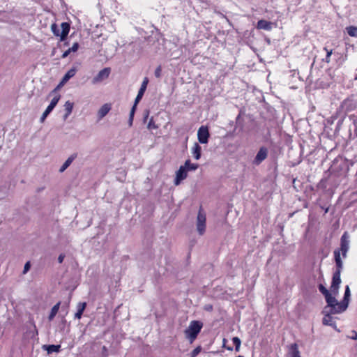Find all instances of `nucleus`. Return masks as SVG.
I'll list each match as a JSON object with an SVG mask.
<instances>
[{"label":"nucleus","mask_w":357,"mask_h":357,"mask_svg":"<svg viewBox=\"0 0 357 357\" xmlns=\"http://www.w3.org/2000/svg\"><path fill=\"white\" fill-rule=\"evenodd\" d=\"M347 33L351 37H357V26H349L346 28Z\"/></svg>","instance_id":"22"},{"label":"nucleus","mask_w":357,"mask_h":357,"mask_svg":"<svg viewBox=\"0 0 357 357\" xmlns=\"http://www.w3.org/2000/svg\"><path fill=\"white\" fill-rule=\"evenodd\" d=\"M267 156L268 149L264 146L261 147L253 160V163L256 165H259L267 158Z\"/></svg>","instance_id":"8"},{"label":"nucleus","mask_w":357,"mask_h":357,"mask_svg":"<svg viewBox=\"0 0 357 357\" xmlns=\"http://www.w3.org/2000/svg\"><path fill=\"white\" fill-rule=\"evenodd\" d=\"M349 234L347 231H344L340 238V248L334 250V258L336 264L337 269L333 273L332 283L331 285V291L335 296L338 293L340 284L341 283L340 273L342 269L343 263L340 257V252L343 258L347 257V252L349 249Z\"/></svg>","instance_id":"1"},{"label":"nucleus","mask_w":357,"mask_h":357,"mask_svg":"<svg viewBox=\"0 0 357 357\" xmlns=\"http://www.w3.org/2000/svg\"><path fill=\"white\" fill-rule=\"evenodd\" d=\"M197 220L198 223H205L206 222L205 216L201 214V213H199Z\"/></svg>","instance_id":"31"},{"label":"nucleus","mask_w":357,"mask_h":357,"mask_svg":"<svg viewBox=\"0 0 357 357\" xmlns=\"http://www.w3.org/2000/svg\"><path fill=\"white\" fill-rule=\"evenodd\" d=\"M227 349L228 350H232V348L231 347H228Z\"/></svg>","instance_id":"45"},{"label":"nucleus","mask_w":357,"mask_h":357,"mask_svg":"<svg viewBox=\"0 0 357 357\" xmlns=\"http://www.w3.org/2000/svg\"><path fill=\"white\" fill-rule=\"evenodd\" d=\"M147 128L149 130H155V129L158 128V126L155 123V122L153 119V117L151 118V119L147 125Z\"/></svg>","instance_id":"26"},{"label":"nucleus","mask_w":357,"mask_h":357,"mask_svg":"<svg viewBox=\"0 0 357 357\" xmlns=\"http://www.w3.org/2000/svg\"><path fill=\"white\" fill-rule=\"evenodd\" d=\"M236 357H243V356H236Z\"/></svg>","instance_id":"46"},{"label":"nucleus","mask_w":357,"mask_h":357,"mask_svg":"<svg viewBox=\"0 0 357 357\" xmlns=\"http://www.w3.org/2000/svg\"><path fill=\"white\" fill-rule=\"evenodd\" d=\"M324 50L326 52V59H325V61L327 62V63H329L330 62V57H331V55L332 54V50H329L326 47H325Z\"/></svg>","instance_id":"29"},{"label":"nucleus","mask_w":357,"mask_h":357,"mask_svg":"<svg viewBox=\"0 0 357 357\" xmlns=\"http://www.w3.org/2000/svg\"><path fill=\"white\" fill-rule=\"evenodd\" d=\"M148 82H149L148 78L145 77L142 83L141 87L138 91L137 97L135 98L136 103H139V102L142 98L144 93L146 89Z\"/></svg>","instance_id":"11"},{"label":"nucleus","mask_w":357,"mask_h":357,"mask_svg":"<svg viewBox=\"0 0 357 357\" xmlns=\"http://www.w3.org/2000/svg\"><path fill=\"white\" fill-rule=\"evenodd\" d=\"M71 113H68L67 112H66L64 116H63V119L66 120L67 119V118L70 115Z\"/></svg>","instance_id":"42"},{"label":"nucleus","mask_w":357,"mask_h":357,"mask_svg":"<svg viewBox=\"0 0 357 357\" xmlns=\"http://www.w3.org/2000/svg\"><path fill=\"white\" fill-rule=\"evenodd\" d=\"M64 258H65V255L64 254L59 255V256L58 257L59 263L61 264L63 261Z\"/></svg>","instance_id":"38"},{"label":"nucleus","mask_w":357,"mask_h":357,"mask_svg":"<svg viewBox=\"0 0 357 357\" xmlns=\"http://www.w3.org/2000/svg\"><path fill=\"white\" fill-rule=\"evenodd\" d=\"M354 335H353V337H351L353 340H357V333L354 331Z\"/></svg>","instance_id":"43"},{"label":"nucleus","mask_w":357,"mask_h":357,"mask_svg":"<svg viewBox=\"0 0 357 357\" xmlns=\"http://www.w3.org/2000/svg\"><path fill=\"white\" fill-rule=\"evenodd\" d=\"M110 73V68H105L101 70L92 79V84H96L107 79Z\"/></svg>","instance_id":"7"},{"label":"nucleus","mask_w":357,"mask_h":357,"mask_svg":"<svg viewBox=\"0 0 357 357\" xmlns=\"http://www.w3.org/2000/svg\"><path fill=\"white\" fill-rule=\"evenodd\" d=\"M79 48V44L78 43H75L71 47L69 48L70 51L71 52H75L77 51Z\"/></svg>","instance_id":"33"},{"label":"nucleus","mask_w":357,"mask_h":357,"mask_svg":"<svg viewBox=\"0 0 357 357\" xmlns=\"http://www.w3.org/2000/svg\"><path fill=\"white\" fill-rule=\"evenodd\" d=\"M204 310L206 311H212L213 310V305L211 304H206L204 307Z\"/></svg>","instance_id":"35"},{"label":"nucleus","mask_w":357,"mask_h":357,"mask_svg":"<svg viewBox=\"0 0 357 357\" xmlns=\"http://www.w3.org/2000/svg\"><path fill=\"white\" fill-rule=\"evenodd\" d=\"M356 79H357V77H356Z\"/></svg>","instance_id":"47"},{"label":"nucleus","mask_w":357,"mask_h":357,"mask_svg":"<svg viewBox=\"0 0 357 357\" xmlns=\"http://www.w3.org/2000/svg\"><path fill=\"white\" fill-rule=\"evenodd\" d=\"M257 28L259 29L270 31L272 29V23L264 20H260L257 22Z\"/></svg>","instance_id":"13"},{"label":"nucleus","mask_w":357,"mask_h":357,"mask_svg":"<svg viewBox=\"0 0 357 357\" xmlns=\"http://www.w3.org/2000/svg\"><path fill=\"white\" fill-rule=\"evenodd\" d=\"M187 176L188 171L181 165L176 172V177L174 181V185H178Z\"/></svg>","instance_id":"9"},{"label":"nucleus","mask_w":357,"mask_h":357,"mask_svg":"<svg viewBox=\"0 0 357 357\" xmlns=\"http://www.w3.org/2000/svg\"><path fill=\"white\" fill-rule=\"evenodd\" d=\"M327 305V310L332 314L341 313L346 310L347 304L346 302H338L335 296H332L331 293L325 296Z\"/></svg>","instance_id":"2"},{"label":"nucleus","mask_w":357,"mask_h":357,"mask_svg":"<svg viewBox=\"0 0 357 357\" xmlns=\"http://www.w3.org/2000/svg\"><path fill=\"white\" fill-rule=\"evenodd\" d=\"M74 104L73 102L68 100L64 104L65 111L68 113H72L73 109Z\"/></svg>","instance_id":"25"},{"label":"nucleus","mask_w":357,"mask_h":357,"mask_svg":"<svg viewBox=\"0 0 357 357\" xmlns=\"http://www.w3.org/2000/svg\"><path fill=\"white\" fill-rule=\"evenodd\" d=\"M349 296H350V289H349V286L347 285L346 287V289H345L344 298L342 301V302H346L347 307H348V305H349Z\"/></svg>","instance_id":"23"},{"label":"nucleus","mask_w":357,"mask_h":357,"mask_svg":"<svg viewBox=\"0 0 357 357\" xmlns=\"http://www.w3.org/2000/svg\"><path fill=\"white\" fill-rule=\"evenodd\" d=\"M149 110H146L145 111V115L144 116V121L146 122L148 117H149Z\"/></svg>","instance_id":"41"},{"label":"nucleus","mask_w":357,"mask_h":357,"mask_svg":"<svg viewBox=\"0 0 357 357\" xmlns=\"http://www.w3.org/2000/svg\"><path fill=\"white\" fill-rule=\"evenodd\" d=\"M61 32L58 26L54 23L51 25V30L54 36H60V40L63 41L67 37L70 31V24L68 22H62L61 24Z\"/></svg>","instance_id":"4"},{"label":"nucleus","mask_w":357,"mask_h":357,"mask_svg":"<svg viewBox=\"0 0 357 357\" xmlns=\"http://www.w3.org/2000/svg\"><path fill=\"white\" fill-rule=\"evenodd\" d=\"M134 115L135 114H130L129 119H128V125H129V126H132Z\"/></svg>","instance_id":"37"},{"label":"nucleus","mask_w":357,"mask_h":357,"mask_svg":"<svg viewBox=\"0 0 357 357\" xmlns=\"http://www.w3.org/2000/svg\"><path fill=\"white\" fill-rule=\"evenodd\" d=\"M43 348L44 350L47 351V354H52L53 352H59L61 349V345H54V344H50V345H43Z\"/></svg>","instance_id":"18"},{"label":"nucleus","mask_w":357,"mask_h":357,"mask_svg":"<svg viewBox=\"0 0 357 357\" xmlns=\"http://www.w3.org/2000/svg\"><path fill=\"white\" fill-rule=\"evenodd\" d=\"M322 313L324 314V317L322 320V323L325 326H330L333 328H336L335 321H333V317L331 316L332 312H329L327 310V307H324Z\"/></svg>","instance_id":"10"},{"label":"nucleus","mask_w":357,"mask_h":357,"mask_svg":"<svg viewBox=\"0 0 357 357\" xmlns=\"http://www.w3.org/2000/svg\"><path fill=\"white\" fill-rule=\"evenodd\" d=\"M232 342H233L234 344L235 345V351L237 352L239 351L241 344V340L238 337H234L232 338Z\"/></svg>","instance_id":"24"},{"label":"nucleus","mask_w":357,"mask_h":357,"mask_svg":"<svg viewBox=\"0 0 357 357\" xmlns=\"http://www.w3.org/2000/svg\"><path fill=\"white\" fill-rule=\"evenodd\" d=\"M138 103H136V100H135V102H134V105L131 108V110H130V114H135V112L136 111V108H137V105Z\"/></svg>","instance_id":"36"},{"label":"nucleus","mask_w":357,"mask_h":357,"mask_svg":"<svg viewBox=\"0 0 357 357\" xmlns=\"http://www.w3.org/2000/svg\"><path fill=\"white\" fill-rule=\"evenodd\" d=\"M66 320L63 318V319H62V323H63V324H66Z\"/></svg>","instance_id":"44"},{"label":"nucleus","mask_w":357,"mask_h":357,"mask_svg":"<svg viewBox=\"0 0 357 357\" xmlns=\"http://www.w3.org/2000/svg\"><path fill=\"white\" fill-rule=\"evenodd\" d=\"M60 99V95H56L54 96L50 104L47 106L43 114H42L40 117V122H43L45 119L47 118V116L49 115V114L54 109V108L57 105L59 100Z\"/></svg>","instance_id":"5"},{"label":"nucleus","mask_w":357,"mask_h":357,"mask_svg":"<svg viewBox=\"0 0 357 357\" xmlns=\"http://www.w3.org/2000/svg\"><path fill=\"white\" fill-rule=\"evenodd\" d=\"M289 355L290 357H301L297 344H292L289 350Z\"/></svg>","instance_id":"19"},{"label":"nucleus","mask_w":357,"mask_h":357,"mask_svg":"<svg viewBox=\"0 0 357 357\" xmlns=\"http://www.w3.org/2000/svg\"><path fill=\"white\" fill-rule=\"evenodd\" d=\"M198 140L201 144H206L209 138V132L206 126H201L197 131Z\"/></svg>","instance_id":"6"},{"label":"nucleus","mask_w":357,"mask_h":357,"mask_svg":"<svg viewBox=\"0 0 357 357\" xmlns=\"http://www.w3.org/2000/svg\"><path fill=\"white\" fill-rule=\"evenodd\" d=\"M60 304L61 303L59 302L52 307L50 314L48 317L49 321H52L54 318L59 310Z\"/></svg>","instance_id":"21"},{"label":"nucleus","mask_w":357,"mask_h":357,"mask_svg":"<svg viewBox=\"0 0 357 357\" xmlns=\"http://www.w3.org/2000/svg\"><path fill=\"white\" fill-rule=\"evenodd\" d=\"M201 146L197 143H195L192 148V154L195 160H199L201 158Z\"/></svg>","instance_id":"17"},{"label":"nucleus","mask_w":357,"mask_h":357,"mask_svg":"<svg viewBox=\"0 0 357 357\" xmlns=\"http://www.w3.org/2000/svg\"><path fill=\"white\" fill-rule=\"evenodd\" d=\"M76 71L77 70L75 68H70L69 70H68V72L63 77L61 84L67 82L70 78L74 77Z\"/></svg>","instance_id":"16"},{"label":"nucleus","mask_w":357,"mask_h":357,"mask_svg":"<svg viewBox=\"0 0 357 357\" xmlns=\"http://www.w3.org/2000/svg\"><path fill=\"white\" fill-rule=\"evenodd\" d=\"M197 231L199 235H203L206 231V225H197Z\"/></svg>","instance_id":"27"},{"label":"nucleus","mask_w":357,"mask_h":357,"mask_svg":"<svg viewBox=\"0 0 357 357\" xmlns=\"http://www.w3.org/2000/svg\"><path fill=\"white\" fill-rule=\"evenodd\" d=\"M30 266H31V265H30L29 261H28L25 264V265L24 266V270H23L24 274L26 273L29 271V270L30 269Z\"/></svg>","instance_id":"34"},{"label":"nucleus","mask_w":357,"mask_h":357,"mask_svg":"<svg viewBox=\"0 0 357 357\" xmlns=\"http://www.w3.org/2000/svg\"><path fill=\"white\" fill-rule=\"evenodd\" d=\"M188 172L195 171L199 167L198 164L192 163L190 160H185L184 165H182Z\"/></svg>","instance_id":"20"},{"label":"nucleus","mask_w":357,"mask_h":357,"mask_svg":"<svg viewBox=\"0 0 357 357\" xmlns=\"http://www.w3.org/2000/svg\"><path fill=\"white\" fill-rule=\"evenodd\" d=\"M201 351V347H198L192 350L191 352V357H196Z\"/></svg>","instance_id":"30"},{"label":"nucleus","mask_w":357,"mask_h":357,"mask_svg":"<svg viewBox=\"0 0 357 357\" xmlns=\"http://www.w3.org/2000/svg\"><path fill=\"white\" fill-rule=\"evenodd\" d=\"M319 290L324 296V297L330 293L329 291L322 284H319Z\"/></svg>","instance_id":"28"},{"label":"nucleus","mask_w":357,"mask_h":357,"mask_svg":"<svg viewBox=\"0 0 357 357\" xmlns=\"http://www.w3.org/2000/svg\"><path fill=\"white\" fill-rule=\"evenodd\" d=\"M86 306L85 302H79L77 305V312L75 314V318L79 319L82 317L83 312L84 311Z\"/></svg>","instance_id":"15"},{"label":"nucleus","mask_w":357,"mask_h":357,"mask_svg":"<svg viewBox=\"0 0 357 357\" xmlns=\"http://www.w3.org/2000/svg\"><path fill=\"white\" fill-rule=\"evenodd\" d=\"M77 157V153H75L70 155L68 159L64 162L62 166L59 169V172H63L73 162V160Z\"/></svg>","instance_id":"12"},{"label":"nucleus","mask_w":357,"mask_h":357,"mask_svg":"<svg viewBox=\"0 0 357 357\" xmlns=\"http://www.w3.org/2000/svg\"><path fill=\"white\" fill-rule=\"evenodd\" d=\"M71 53V52L70 51V50L68 49V50L65 51L63 52V54H62V58H66Z\"/></svg>","instance_id":"40"},{"label":"nucleus","mask_w":357,"mask_h":357,"mask_svg":"<svg viewBox=\"0 0 357 357\" xmlns=\"http://www.w3.org/2000/svg\"><path fill=\"white\" fill-rule=\"evenodd\" d=\"M161 72H162L161 66L157 67L154 72L155 76L158 78L160 77Z\"/></svg>","instance_id":"32"},{"label":"nucleus","mask_w":357,"mask_h":357,"mask_svg":"<svg viewBox=\"0 0 357 357\" xmlns=\"http://www.w3.org/2000/svg\"><path fill=\"white\" fill-rule=\"evenodd\" d=\"M202 327L203 324L200 321H190L189 326L185 330V337L192 342L197 338Z\"/></svg>","instance_id":"3"},{"label":"nucleus","mask_w":357,"mask_h":357,"mask_svg":"<svg viewBox=\"0 0 357 357\" xmlns=\"http://www.w3.org/2000/svg\"><path fill=\"white\" fill-rule=\"evenodd\" d=\"M110 109L111 107L109 104L103 105L98 112V116L99 119H101L103 117H105L108 114Z\"/></svg>","instance_id":"14"},{"label":"nucleus","mask_w":357,"mask_h":357,"mask_svg":"<svg viewBox=\"0 0 357 357\" xmlns=\"http://www.w3.org/2000/svg\"><path fill=\"white\" fill-rule=\"evenodd\" d=\"M102 354L104 356H107V349L105 346L102 347Z\"/></svg>","instance_id":"39"}]
</instances>
